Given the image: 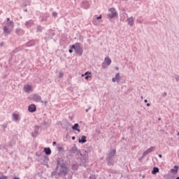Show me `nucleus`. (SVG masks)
Listing matches in <instances>:
<instances>
[{
  "label": "nucleus",
  "instance_id": "obj_63",
  "mask_svg": "<svg viewBox=\"0 0 179 179\" xmlns=\"http://www.w3.org/2000/svg\"><path fill=\"white\" fill-rule=\"evenodd\" d=\"M176 179H179V176L176 178Z\"/></svg>",
  "mask_w": 179,
  "mask_h": 179
},
{
  "label": "nucleus",
  "instance_id": "obj_43",
  "mask_svg": "<svg viewBox=\"0 0 179 179\" xmlns=\"http://www.w3.org/2000/svg\"><path fill=\"white\" fill-rule=\"evenodd\" d=\"M13 145H15V142H13V141L10 142V143H9L10 146H13Z\"/></svg>",
  "mask_w": 179,
  "mask_h": 179
},
{
  "label": "nucleus",
  "instance_id": "obj_45",
  "mask_svg": "<svg viewBox=\"0 0 179 179\" xmlns=\"http://www.w3.org/2000/svg\"><path fill=\"white\" fill-rule=\"evenodd\" d=\"M162 96H163V97H166L167 96V92H164Z\"/></svg>",
  "mask_w": 179,
  "mask_h": 179
},
{
  "label": "nucleus",
  "instance_id": "obj_56",
  "mask_svg": "<svg viewBox=\"0 0 179 179\" xmlns=\"http://www.w3.org/2000/svg\"><path fill=\"white\" fill-rule=\"evenodd\" d=\"M58 150H62V148L60 147V148H58Z\"/></svg>",
  "mask_w": 179,
  "mask_h": 179
},
{
  "label": "nucleus",
  "instance_id": "obj_24",
  "mask_svg": "<svg viewBox=\"0 0 179 179\" xmlns=\"http://www.w3.org/2000/svg\"><path fill=\"white\" fill-rule=\"evenodd\" d=\"M115 79H116L117 83H120V82L121 81V76H120V73H116Z\"/></svg>",
  "mask_w": 179,
  "mask_h": 179
},
{
  "label": "nucleus",
  "instance_id": "obj_22",
  "mask_svg": "<svg viewBox=\"0 0 179 179\" xmlns=\"http://www.w3.org/2000/svg\"><path fill=\"white\" fill-rule=\"evenodd\" d=\"M79 127V124L76 123L73 126H72V129L73 131H77L78 132H80V129L78 128Z\"/></svg>",
  "mask_w": 179,
  "mask_h": 179
},
{
  "label": "nucleus",
  "instance_id": "obj_4",
  "mask_svg": "<svg viewBox=\"0 0 179 179\" xmlns=\"http://www.w3.org/2000/svg\"><path fill=\"white\" fill-rule=\"evenodd\" d=\"M68 174V168L66 166H60L59 172L58 173V176L60 177H65Z\"/></svg>",
  "mask_w": 179,
  "mask_h": 179
},
{
  "label": "nucleus",
  "instance_id": "obj_26",
  "mask_svg": "<svg viewBox=\"0 0 179 179\" xmlns=\"http://www.w3.org/2000/svg\"><path fill=\"white\" fill-rule=\"evenodd\" d=\"M159 169L157 167H154L152 171H151L152 174L155 175V174H157V173H159Z\"/></svg>",
  "mask_w": 179,
  "mask_h": 179
},
{
  "label": "nucleus",
  "instance_id": "obj_3",
  "mask_svg": "<svg viewBox=\"0 0 179 179\" xmlns=\"http://www.w3.org/2000/svg\"><path fill=\"white\" fill-rule=\"evenodd\" d=\"M109 10L111 13L107 14L106 17L108 19H114V17H117V16H118V13L115 10V8H111Z\"/></svg>",
  "mask_w": 179,
  "mask_h": 179
},
{
  "label": "nucleus",
  "instance_id": "obj_25",
  "mask_svg": "<svg viewBox=\"0 0 179 179\" xmlns=\"http://www.w3.org/2000/svg\"><path fill=\"white\" fill-rule=\"evenodd\" d=\"M79 164H73L72 166H71V169L73 170L74 171H76V170H78L79 169Z\"/></svg>",
  "mask_w": 179,
  "mask_h": 179
},
{
  "label": "nucleus",
  "instance_id": "obj_10",
  "mask_svg": "<svg viewBox=\"0 0 179 179\" xmlns=\"http://www.w3.org/2000/svg\"><path fill=\"white\" fill-rule=\"evenodd\" d=\"M32 100H34V101H37V102L41 101V103H44L43 101H41V96L37 94H33Z\"/></svg>",
  "mask_w": 179,
  "mask_h": 179
},
{
  "label": "nucleus",
  "instance_id": "obj_12",
  "mask_svg": "<svg viewBox=\"0 0 179 179\" xmlns=\"http://www.w3.org/2000/svg\"><path fill=\"white\" fill-rule=\"evenodd\" d=\"M34 24V20H29L25 22V27H27V29H30Z\"/></svg>",
  "mask_w": 179,
  "mask_h": 179
},
{
  "label": "nucleus",
  "instance_id": "obj_19",
  "mask_svg": "<svg viewBox=\"0 0 179 179\" xmlns=\"http://www.w3.org/2000/svg\"><path fill=\"white\" fill-rule=\"evenodd\" d=\"M79 143H86L87 142V140L86 139V136H82L81 138L78 139Z\"/></svg>",
  "mask_w": 179,
  "mask_h": 179
},
{
  "label": "nucleus",
  "instance_id": "obj_15",
  "mask_svg": "<svg viewBox=\"0 0 179 179\" xmlns=\"http://www.w3.org/2000/svg\"><path fill=\"white\" fill-rule=\"evenodd\" d=\"M13 121H15L17 122V121H20V116H19V114L13 113Z\"/></svg>",
  "mask_w": 179,
  "mask_h": 179
},
{
  "label": "nucleus",
  "instance_id": "obj_23",
  "mask_svg": "<svg viewBox=\"0 0 179 179\" xmlns=\"http://www.w3.org/2000/svg\"><path fill=\"white\" fill-rule=\"evenodd\" d=\"M43 152L45 153L47 155H51V148H45L43 149Z\"/></svg>",
  "mask_w": 179,
  "mask_h": 179
},
{
  "label": "nucleus",
  "instance_id": "obj_55",
  "mask_svg": "<svg viewBox=\"0 0 179 179\" xmlns=\"http://www.w3.org/2000/svg\"><path fill=\"white\" fill-rule=\"evenodd\" d=\"M144 103H148V99H145Z\"/></svg>",
  "mask_w": 179,
  "mask_h": 179
},
{
  "label": "nucleus",
  "instance_id": "obj_29",
  "mask_svg": "<svg viewBox=\"0 0 179 179\" xmlns=\"http://www.w3.org/2000/svg\"><path fill=\"white\" fill-rule=\"evenodd\" d=\"M34 45V41H30L27 43V47H33Z\"/></svg>",
  "mask_w": 179,
  "mask_h": 179
},
{
  "label": "nucleus",
  "instance_id": "obj_16",
  "mask_svg": "<svg viewBox=\"0 0 179 179\" xmlns=\"http://www.w3.org/2000/svg\"><path fill=\"white\" fill-rule=\"evenodd\" d=\"M71 152L73 153H76V155H80V150H78V147L76 145H74L71 148Z\"/></svg>",
  "mask_w": 179,
  "mask_h": 179
},
{
  "label": "nucleus",
  "instance_id": "obj_51",
  "mask_svg": "<svg viewBox=\"0 0 179 179\" xmlns=\"http://www.w3.org/2000/svg\"><path fill=\"white\" fill-rule=\"evenodd\" d=\"M158 157H160V159H162V157H163V155H162V154H159Z\"/></svg>",
  "mask_w": 179,
  "mask_h": 179
},
{
  "label": "nucleus",
  "instance_id": "obj_32",
  "mask_svg": "<svg viewBox=\"0 0 179 179\" xmlns=\"http://www.w3.org/2000/svg\"><path fill=\"white\" fill-rule=\"evenodd\" d=\"M76 47H78V43H76V44L73 45L71 46V48H72V50H74V51H76Z\"/></svg>",
  "mask_w": 179,
  "mask_h": 179
},
{
  "label": "nucleus",
  "instance_id": "obj_40",
  "mask_svg": "<svg viewBox=\"0 0 179 179\" xmlns=\"http://www.w3.org/2000/svg\"><path fill=\"white\" fill-rule=\"evenodd\" d=\"M41 125L45 127V125H47V122L44 121L43 122L41 123Z\"/></svg>",
  "mask_w": 179,
  "mask_h": 179
},
{
  "label": "nucleus",
  "instance_id": "obj_48",
  "mask_svg": "<svg viewBox=\"0 0 179 179\" xmlns=\"http://www.w3.org/2000/svg\"><path fill=\"white\" fill-rule=\"evenodd\" d=\"M101 17H102V16H101V15H100L99 16H98L96 17V20H99L101 19Z\"/></svg>",
  "mask_w": 179,
  "mask_h": 179
},
{
  "label": "nucleus",
  "instance_id": "obj_7",
  "mask_svg": "<svg viewBox=\"0 0 179 179\" xmlns=\"http://www.w3.org/2000/svg\"><path fill=\"white\" fill-rule=\"evenodd\" d=\"M155 149H156V147H155V146H152V147H150V148H148L147 150H145V151L143 153V155H142V156H141V159H144V157H145V156H147V155H149V153H152V152H153L154 150H155Z\"/></svg>",
  "mask_w": 179,
  "mask_h": 179
},
{
  "label": "nucleus",
  "instance_id": "obj_62",
  "mask_svg": "<svg viewBox=\"0 0 179 179\" xmlns=\"http://www.w3.org/2000/svg\"><path fill=\"white\" fill-rule=\"evenodd\" d=\"M117 71H118V67H116Z\"/></svg>",
  "mask_w": 179,
  "mask_h": 179
},
{
  "label": "nucleus",
  "instance_id": "obj_41",
  "mask_svg": "<svg viewBox=\"0 0 179 179\" xmlns=\"http://www.w3.org/2000/svg\"><path fill=\"white\" fill-rule=\"evenodd\" d=\"M89 78H91V76H85V80H89Z\"/></svg>",
  "mask_w": 179,
  "mask_h": 179
},
{
  "label": "nucleus",
  "instance_id": "obj_50",
  "mask_svg": "<svg viewBox=\"0 0 179 179\" xmlns=\"http://www.w3.org/2000/svg\"><path fill=\"white\" fill-rule=\"evenodd\" d=\"M71 139H72V141H75V139H76V138L75 136H72Z\"/></svg>",
  "mask_w": 179,
  "mask_h": 179
},
{
  "label": "nucleus",
  "instance_id": "obj_28",
  "mask_svg": "<svg viewBox=\"0 0 179 179\" xmlns=\"http://www.w3.org/2000/svg\"><path fill=\"white\" fill-rule=\"evenodd\" d=\"M128 23L129 26L131 27L134 26V18H132V17L128 18Z\"/></svg>",
  "mask_w": 179,
  "mask_h": 179
},
{
  "label": "nucleus",
  "instance_id": "obj_52",
  "mask_svg": "<svg viewBox=\"0 0 179 179\" xmlns=\"http://www.w3.org/2000/svg\"><path fill=\"white\" fill-rule=\"evenodd\" d=\"M7 22H10V18H7Z\"/></svg>",
  "mask_w": 179,
  "mask_h": 179
},
{
  "label": "nucleus",
  "instance_id": "obj_30",
  "mask_svg": "<svg viewBox=\"0 0 179 179\" xmlns=\"http://www.w3.org/2000/svg\"><path fill=\"white\" fill-rule=\"evenodd\" d=\"M101 66H102V69H107V67H108V66H107V64L103 62H102V64H101Z\"/></svg>",
  "mask_w": 179,
  "mask_h": 179
},
{
  "label": "nucleus",
  "instance_id": "obj_14",
  "mask_svg": "<svg viewBox=\"0 0 179 179\" xmlns=\"http://www.w3.org/2000/svg\"><path fill=\"white\" fill-rule=\"evenodd\" d=\"M4 27H8L9 29H13V27H14L13 21L10 20L9 22H7L6 25L4 26Z\"/></svg>",
  "mask_w": 179,
  "mask_h": 179
},
{
  "label": "nucleus",
  "instance_id": "obj_34",
  "mask_svg": "<svg viewBox=\"0 0 179 179\" xmlns=\"http://www.w3.org/2000/svg\"><path fill=\"white\" fill-rule=\"evenodd\" d=\"M51 174H52V177H54V176H56V174H57V171H52V172L51 173Z\"/></svg>",
  "mask_w": 179,
  "mask_h": 179
},
{
  "label": "nucleus",
  "instance_id": "obj_44",
  "mask_svg": "<svg viewBox=\"0 0 179 179\" xmlns=\"http://www.w3.org/2000/svg\"><path fill=\"white\" fill-rule=\"evenodd\" d=\"M69 52H70V54H72L73 52V49L71 48V49L69 50Z\"/></svg>",
  "mask_w": 179,
  "mask_h": 179
},
{
  "label": "nucleus",
  "instance_id": "obj_46",
  "mask_svg": "<svg viewBox=\"0 0 179 179\" xmlns=\"http://www.w3.org/2000/svg\"><path fill=\"white\" fill-rule=\"evenodd\" d=\"M112 82H113V83L117 82L116 78H112Z\"/></svg>",
  "mask_w": 179,
  "mask_h": 179
},
{
  "label": "nucleus",
  "instance_id": "obj_5",
  "mask_svg": "<svg viewBox=\"0 0 179 179\" xmlns=\"http://www.w3.org/2000/svg\"><path fill=\"white\" fill-rule=\"evenodd\" d=\"M65 166H66L65 161L64 160V158L62 157L58 158L57 162L56 170H58L59 167H64Z\"/></svg>",
  "mask_w": 179,
  "mask_h": 179
},
{
  "label": "nucleus",
  "instance_id": "obj_60",
  "mask_svg": "<svg viewBox=\"0 0 179 179\" xmlns=\"http://www.w3.org/2000/svg\"><path fill=\"white\" fill-rule=\"evenodd\" d=\"M141 99H143V96H141Z\"/></svg>",
  "mask_w": 179,
  "mask_h": 179
},
{
  "label": "nucleus",
  "instance_id": "obj_11",
  "mask_svg": "<svg viewBox=\"0 0 179 179\" xmlns=\"http://www.w3.org/2000/svg\"><path fill=\"white\" fill-rule=\"evenodd\" d=\"M40 130V127L39 126H35L34 127V132L31 133V136L33 138H36L37 135H38V131Z\"/></svg>",
  "mask_w": 179,
  "mask_h": 179
},
{
  "label": "nucleus",
  "instance_id": "obj_57",
  "mask_svg": "<svg viewBox=\"0 0 179 179\" xmlns=\"http://www.w3.org/2000/svg\"><path fill=\"white\" fill-rule=\"evenodd\" d=\"M158 120H159V121H162V118L159 117V118H158Z\"/></svg>",
  "mask_w": 179,
  "mask_h": 179
},
{
  "label": "nucleus",
  "instance_id": "obj_53",
  "mask_svg": "<svg viewBox=\"0 0 179 179\" xmlns=\"http://www.w3.org/2000/svg\"><path fill=\"white\" fill-rule=\"evenodd\" d=\"M147 107H150V103H147Z\"/></svg>",
  "mask_w": 179,
  "mask_h": 179
},
{
  "label": "nucleus",
  "instance_id": "obj_36",
  "mask_svg": "<svg viewBox=\"0 0 179 179\" xmlns=\"http://www.w3.org/2000/svg\"><path fill=\"white\" fill-rule=\"evenodd\" d=\"M58 13L57 12H53L52 13V16H54V17H57Z\"/></svg>",
  "mask_w": 179,
  "mask_h": 179
},
{
  "label": "nucleus",
  "instance_id": "obj_13",
  "mask_svg": "<svg viewBox=\"0 0 179 179\" xmlns=\"http://www.w3.org/2000/svg\"><path fill=\"white\" fill-rule=\"evenodd\" d=\"M12 29L11 28H8V27H3V31L5 34V36H8V34H9L11 31H12Z\"/></svg>",
  "mask_w": 179,
  "mask_h": 179
},
{
  "label": "nucleus",
  "instance_id": "obj_9",
  "mask_svg": "<svg viewBox=\"0 0 179 179\" xmlns=\"http://www.w3.org/2000/svg\"><path fill=\"white\" fill-rule=\"evenodd\" d=\"M28 111L29 113H36L37 111V106L35 104H31L28 106Z\"/></svg>",
  "mask_w": 179,
  "mask_h": 179
},
{
  "label": "nucleus",
  "instance_id": "obj_6",
  "mask_svg": "<svg viewBox=\"0 0 179 179\" xmlns=\"http://www.w3.org/2000/svg\"><path fill=\"white\" fill-rule=\"evenodd\" d=\"M75 52L76 54H77V55H79L80 57L83 55V49L82 48V46H80V43H77V46Z\"/></svg>",
  "mask_w": 179,
  "mask_h": 179
},
{
  "label": "nucleus",
  "instance_id": "obj_8",
  "mask_svg": "<svg viewBox=\"0 0 179 179\" xmlns=\"http://www.w3.org/2000/svg\"><path fill=\"white\" fill-rule=\"evenodd\" d=\"M80 7L83 9H89L90 8V3L88 1H84L81 3Z\"/></svg>",
  "mask_w": 179,
  "mask_h": 179
},
{
  "label": "nucleus",
  "instance_id": "obj_61",
  "mask_svg": "<svg viewBox=\"0 0 179 179\" xmlns=\"http://www.w3.org/2000/svg\"><path fill=\"white\" fill-rule=\"evenodd\" d=\"M178 136H179V132L177 134Z\"/></svg>",
  "mask_w": 179,
  "mask_h": 179
},
{
  "label": "nucleus",
  "instance_id": "obj_38",
  "mask_svg": "<svg viewBox=\"0 0 179 179\" xmlns=\"http://www.w3.org/2000/svg\"><path fill=\"white\" fill-rule=\"evenodd\" d=\"M0 179H8V177H6V176L3 175L1 177H0Z\"/></svg>",
  "mask_w": 179,
  "mask_h": 179
},
{
  "label": "nucleus",
  "instance_id": "obj_58",
  "mask_svg": "<svg viewBox=\"0 0 179 179\" xmlns=\"http://www.w3.org/2000/svg\"><path fill=\"white\" fill-rule=\"evenodd\" d=\"M14 179H20V178H16V177H15V178H14Z\"/></svg>",
  "mask_w": 179,
  "mask_h": 179
},
{
  "label": "nucleus",
  "instance_id": "obj_59",
  "mask_svg": "<svg viewBox=\"0 0 179 179\" xmlns=\"http://www.w3.org/2000/svg\"><path fill=\"white\" fill-rule=\"evenodd\" d=\"M145 175H143V176H142V178H145Z\"/></svg>",
  "mask_w": 179,
  "mask_h": 179
},
{
  "label": "nucleus",
  "instance_id": "obj_27",
  "mask_svg": "<svg viewBox=\"0 0 179 179\" xmlns=\"http://www.w3.org/2000/svg\"><path fill=\"white\" fill-rule=\"evenodd\" d=\"M171 171V173H175V174H177L178 173V166H175L174 169H172Z\"/></svg>",
  "mask_w": 179,
  "mask_h": 179
},
{
  "label": "nucleus",
  "instance_id": "obj_64",
  "mask_svg": "<svg viewBox=\"0 0 179 179\" xmlns=\"http://www.w3.org/2000/svg\"><path fill=\"white\" fill-rule=\"evenodd\" d=\"M45 104H47V101H45Z\"/></svg>",
  "mask_w": 179,
  "mask_h": 179
},
{
  "label": "nucleus",
  "instance_id": "obj_39",
  "mask_svg": "<svg viewBox=\"0 0 179 179\" xmlns=\"http://www.w3.org/2000/svg\"><path fill=\"white\" fill-rule=\"evenodd\" d=\"M41 20H42V22H44V20H47V16L42 17Z\"/></svg>",
  "mask_w": 179,
  "mask_h": 179
},
{
  "label": "nucleus",
  "instance_id": "obj_17",
  "mask_svg": "<svg viewBox=\"0 0 179 179\" xmlns=\"http://www.w3.org/2000/svg\"><path fill=\"white\" fill-rule=\"evenodd\" d=\"M15 33L18 36H23V34H24V31H23L22 28H17L15 29Z\"/></svg>",
  "mask_w": 179,
  "mask_h": 179
},
{
  "label": "nucleus",
  "instance_id": "obj_21",
  "mask_svg": "<svg viewBox=\"0 0 179 179\" xmlns=\"http://www.w3.org/2000/svg\"><path fill=\"white\" fill-rule=\"evenodd\" d=\"M164 177L165 179H176V176L173 174H166Z\"/></svg>",
  "mask_w": 179,
  "mask_h": 179
},
{
  "label": "nucleus",
  "instance_id": "obj_33",
  "mask_svg": "<svg viewBox=\"0 0 179 179\" xmlns=\"http://www.w3.org/2000/svg\"><path fill=\"white\" fill-rule=\"evenodd\" d=\"M89 75H92V73L89 72V71H87L85 73V74H83L82 76H89Z\"/></svg>",
  "mask_w": 179,
  "mask_h": 179
},
{
  "label": "nucleus",
  "instance_id": "obj_37",
  "mask_svg": "<svg viewBox=\"0 0 179 179\" xmlns=\"http://www.w3.org/2000/svg\"><path fill=\"white\" fill-rule=\"evenodd\" d=\"M175 79H176V82H178L179 81V76L176 75Z\"/></svg>",
  "mask_w": 179,
  "mask_h": 179
},
{
  "label": "nucleus",
  "instance_id": "obj_20",
  "mask_svg": "<svg viewBox=\"0 0 179 179\" xmlns=\"http://www.w3.org/2000/svg\"><path fill=\"white\" fill-rule=\"evenodd\" d=\"M103 62L106 64L108 66H110V65H111V59H110V57H105Z\"/></svg>",
  "mask_w": 179,
  "mask_h": 179
},
{
  "label": "nucleus",
  "instance_id": "obj_2",
  "mask_svg": "<svg viewBox=\"0 0 179 179\" xmlns=\"http://www.w3.org/2000/svg\"><path fill=\"white\" fill-rule=\"evenodd\" d=\"M81 157L80 158L79 166H83V167H86V164L89 163V157L87 155L80 154Z\"/></svg>",
  "mask_w": 179,
  "mask_h": 179
},
{
  "label": "nucleus",
  "instance_id": "obj_42",
  "mask_svg": "<svg viewBox=\"0 0 179 179\" xmlns=\"http://www.w3.org/2000/svg\"><path fill=\"white\" fill-rule=\"evenodd\" d=\"M92 106H89L87 109H85L86 113H89V110H91Z\"/></svg>",
  "mask_w": 179,
  "mask_h": 179
},
{
  "label": "nucleus",
  "instance_id": "obj_1",
  "mask_svg": "<svg viewBox=\"0 0 179 179\" xmlns=\"http://www.w3.org/2000/svg\"><path fill=\"white\" fill-rule=\"evenodd\" d=\"M117 153V150L113 149L111 150L109 153H108L106 160L107 162L108 166H114L115 164V159H114V156H115Z\"/></svg>",
  "mask_w": 179,
  "mask_h": 179
},
{
  "label": "nucleus",
  "instance_id": "obj_47",
  "mask_svg": "<svg viewBox=\"0 0 179 179\" xmlns=\"http://www.w3.org/2000/svg\"><path fill=\"white\" fill-rule=\"evenodd\" d=\"M62 76H64V73H59V78H62Z\"/></svg>",
  "mask_w": 179,
  "mask_h": 179
},
{
  "label": "nucleus",
  "instance_id": "obj_31",
  "mask_svg": "<svg viewBox=\"0 0 179 179\" xmlns=\"http://www.w3.org/2000/svg\"><path fill=\"white\" fill-rule=\"evenodd\" d=\"M37 31L40 32L43 31V27H41V25L37 26Z\"/></svg>",
  "mask_w": 179,
  "mask_h": 179
},
{
  "label": "nucleus",
  "instance_id": "obj_49",
  "mask_svg": "<svg viewBox=\"0 0 179 179\" xmlns=\"http://www.w3.org/2000/svg\"><path fill=\"white\" fill-rule=\"evenodd\" d=\"M56 145H57V142L54 141V142L52 143V146H55Z\"/></svg>",
  "mask_w": 179,
  "mask_h": 179
},
{
  "label": "nucleus",
  "instance_id": "obj_35",
  "mask_svg": "<svg viewBox=\"0 0 179 179\" xmlns=\"http://www.w3.org/2000/svg\"><path fill=\"white\" fill-rule=\"evenodd\" d=\"M90 179H96V176H94V175H91V176H90Z\"/></svg>",
  "mask_w": 179,
  "mask_h": 179
},
{
  "label": "nucleus",
  "instance_id": "obj_18",
  "mask_svg": "<svg viewBox=\"0 0 179 179\" xmlns=\"http://www.w3.org/2000/svg\"><path fill=\"white\" fill-rule=\"evenodd\" d=\"M24 92H25V93H29V92H31V86L29 85H24Z\"/></svg>",
  "mask_w": 179,
  "mask_h": 179
},
{
  "label": "nucleus",
  "instance_id": "obj_54",
  "mask_svg": "<svg viewBox=\"0 0 179 179\" xmlns=\"http://www.w3.org/2000/svg\"><path fill=\"white\" fill-rule=\"evenodd\" d=\"M0 45H1V47H3V43H1L0 44Z\"/></svg>",
  "mask_w": 179,
  "mask_h": 179
}]
</instances>
